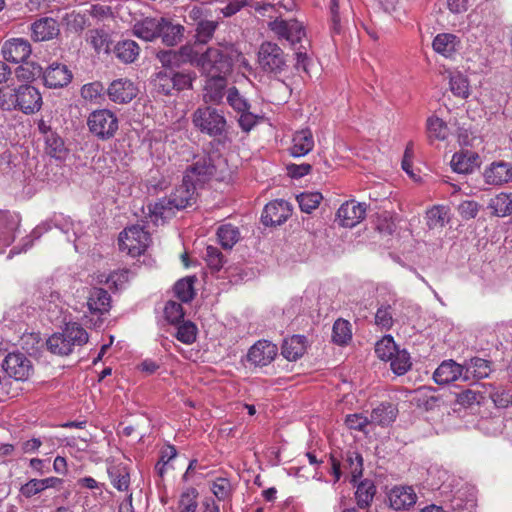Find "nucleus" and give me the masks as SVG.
Returning a JSON list of instances; mask_svg holds the SVG:
<instances>
[{
  "label": "nucleus",
  "mask_w": 512,
  "mask_h": 512,
  "mask_svg": "<svg viewBox=\"0 0 512 512\" xmlns=\"http://www.w3.org/2000/svg\"><path fill=\"white\" fill-rule=\"evenodd\" d=\"M199 65L207 75L204 88V99L206 103L219 104L224 96V54L221 44L217 47H210L199 59Z\"/></svg>",
  "instance_id": "nucleus-1"
},
{
  "label": "nucleus",
  "mask_w": 512,
  "mask_h": 512,
  "mask_svg": "<svg viewBox=\"0 0 512 512\" xmlns=\"http://www.w3.org/2000/svg\"><path fill=\"white\" fill-rule=\"evenodd\" d=\"M88 341V333L77 323H68L61 332L54 333L47 341V349L59 356H67L75 347H81Z\"/></svg>",
  "instance_id": "nucleus-2"
},
{
  "label": "nucleus",
  "mask_w": 512,
  "mask_h": 512,
  "mask_svg": "<svg viewBox=\"0 0 512 512\" xmlns=\"http://www.w3.org/2000/svg\"><path fill=\"white\" fill-rule=\"evenodd\" d=\"M42 106V96L40 92L31 85H21L10 93L9 96L3 94L0 97V107L3 110L18 109L25 114H32L40 110Z\"/></svg>",
  "instance_id": "nucleus-3"
},
{
  "label": "nucleus",
  "mask_w": 512,
  "mask_h": 512,
  "mask_svg": "<svg viewBox=\"0 0 512 512\" xmlns=\"http://www.w3.org/2000/svg\"><path fill=\"white\" fill-rule=\"evenodd\" d=\"M87 127L98 140L107 141L115 136L119 128V121L111 110L97 109L89 114Z\"/></svg>",
  "instance_id": "nucleus-4"
},
{
  "label": "nucleus",
  "mask_w": 512,
  "mask_h": 512,
  "mask_svg": "<svg viewBox=\"0 0 512 512\" xmlns=\"http://www.w3.org/2000/svg\"><path fill=\"white\" fill-rule=\"evenodd\" d=\"M150 242V234L140 225L127 227L118 238L119 249L132 257L143 254Z\"/></svg>",
  "instance_id": "nucleus-5"
},
{
  "label": "nucleus",
  "mask_w": 512,
  "mask_h": 512,
  "mask_svg": "<svg viewBox=\"0 0 512 512\" xmlns=\"http://www.w3.org/2000/svg\"><path fill=\"white\" fill-rule=\"evenodd\" d=\"M331 473L335 478V482L339 481L344 473L351 475V482L356 483L363 474V457L354 450H347L342 456V462L339 461L334 455H331Z\"/></svg>",
  "instance_id": "nucleus-6"
},
{
  "label": "nucleus",
  "mask_w": 512,
  "mask_h": 512,
  "mask_svg": "<svg viewBox=\"0 0 512 512\" xmlns=\"http://www.w3.org/2000/svg\"><path fill=\"white\" fill-rule=\"evenodd\" d=\"M226 102L235 112V118L243 131L248 132L256 125L257 116L250 112L249 101L236 87H231L226 91Z\"/></svg>",
  "instance_id": "nucleus-7"
},
{
  "label": "nucleus",
  "mask_w": 512,
  "mask_h": 512,
  "mask_svg": "<svg viewBox=\"0 0 512 512\" xmlns=\"http://www.w3.org/2000/svg\"><path fill=\"white\" fill-rule=\"evenodd\" d=\"M286 55L283 50L272 42H264L258 51V64L267 73L280 74L287 67Z\"/></svg>",
  "instance_id": "nucleus-8"
},
{
  "label": "nucleus",
  "mask_w": 512,
  "mask_h": 512,
  "mask_svg": "<svg viewBox=\"0 0 512 512\" xmlns=\"http://www.w3.org/2000/svg\"><path fill=\"white\" fill-rule=\"evenodd\" d=\"M193 122L202 132L212 137L221 136L224 131L222 110L218 111L211 107L199 108L193 115Z\"/></svg>",
  "instance_id": "nucleus-9"
},
{
  "label": "nucleus",
  "mask_w": 512,
  "mask_h": 512,
  "mask_svg": "<svg viewBox=\"0 0 512 512\" xmlns=\"http://www.w3.org/2000/svg\"><path fill=\"white\" fill-rule=\"evenodd\" d=\"M3 370L17 381H26L33 373L31 360L21 352L9 353L3 360Z\"/></svg>",
  "instance_id": "nucleus-10"
},
{
  "label": "nucleus",
  "mask_w": 512,
  "mask_h": 512,
  "mask_svg": "<svg viewBox=\"0 0 512 512\" xmlns=\"http://www.w3.org/2000/svg\"><path fill=\"white\" fill-rule=\"evenodd\" d=\"M269 28L278 39H285L292 46L300 43L306 35L303 24L297 19L284 20L277 18L269 23Z\"/></svg>",
  "instance_id": "nucleus-11"
},
{
  "label": "nucleus",
  "mask_w": 512,
  "mask_h": 512,
  "mask_svg": "<svg viewBox=\"0 0 512 512\" xmlns=\"http://www.w3.org/2000/svg\"><path fill=\"white\" fill-rule=\"evenodd\" d=\"M389 506L395 511L409 510L417 502V494L412 486L396 485L387 493Z\"/></svg>",
  "instance_id": "nucleus-12"
},
{
  "label": "nucleus",
  "mask_w": 512,
  "mask_h": 512,
  "mask_svg": "<svg viewBox=\"0 0 512 512\" xmlns=\"http://www.w3.org/2000/svg\"><path fill=\"white\" fill-rule=\"evenodd\" d=\"M291 215L289 202L277 199L265 205L261 221L265 226H277L283 224Z\"/></svg>",
  "instance_id": "nucleus-13"
},
{
  "label": "nucleus",
  "mask_w": 512,
  "mask_h": 512,
  "mask_svg": "<svg viewBox=\"0 0 512 512\" xmlns=\"http://www.w3.org/2000/svg\"><path fill=\"white\" fill-rule=\"evenodd\" d=\"M366 216V204L356 201L343 203L337 211V220L343 227L352 228L361 222Z\"/></svg>",
  "instance_id": "nucleus-14"
},
{
  "label": "nucleus",
  "mask_w": 512,
  "mask_h": 512,
  "mask_svg": "<svg viewBox=\"0 0 512 512\" xmlns=\"http://www.w3.org/2000/svg\"><path fill=\"white\" fill-rule=\"evenodd\" d=\"M42 78L45 86L56 89L67 86L73 74L65 64L53 62L43 70Z\"/></svg>",
  "instance_id": "nucleus-15"
},
{
  "label": "nucleus",
  "mask_w": 512,
  "mask_h": 512,
  "mask_svg": "<svg viewBox=\"0 0 512 512\" xmlns=\"http://www.w3.org/2000/svg\"><path fill=\"white\" fill-rule=\"evenodd\" d=\"M489 185L500 186L512 181V163L505 161L492 162L483 173Z\"/></svg>",
  "instance_id": "nucleus-16"
},
{
  "label": "nucleus",
  "mask_w": 512,
  "mask_h": 512,
  "mask_svg": "<svg viewBox=\"0 0 512 512\" xmlns=\"http://www.w3.org/2000/svg\"><path fill=\"white\" fill-rule=\"evenodd\" d=\"M278 348L267 340H259L248 351V361L257 366H266L271 363L277 355Z\"/></svg>",
  "instance_id": "nucleus-17"
},
{
  "label": "nucleus",
  "mask_w": 512,
  "mask_h": 512,
  "mask_svg": "<svg viewBox=\"0 0 512 512\" xmlns=\"http://www.w3.org/2000/svg\"><path fill=\"white\" fill-rule=\"evenodd\" d=\"M107 95L111 101L123 104L136 97L137 89L132 81L121 78L110 83L107 88Z\"/></svg>",
  "instance_id": "nucleus-18"
},
{
  "label": "nucleus",
  "mask_w": 512,
  "mask_h": 512,
  "mask_svg": "<svg viewBox=\"0 0 512 512\" xmlns=\"http://www.w3.org/2000/svg\"><path fill=\"white\" fill-rule=\"evenodd\" d=\"M2 54L6 61L12 63L25 62L31 54V46L25 39H11L4 43Z\"/></svg>",
  "instance_id": "nucleus-19"
},
{
  "label": "nucleus",
  "mask_w": 512,
  "mask_h": 512,
  "mask_svg": "<svg viewBox=\"0 0 512 512\" xmlns=\"http://www.w3.org/2000/svg\"><path fill=\"white\" fill-rule=\"evenodd\" d=\"M191 51V48L187 46H183L179 50H159L156 58L163 68L172 72L190 60Z\"/></svg>",
  "instance_id": "nucleus-20"
},
{
  "label": "nucleus",
  "mask_w": 512,
  "mask_h": 512,
  "mask_svg": "<svg viewBox=\"0 0 512 512\" xmlns=\"http://www.w3.org/2000/svg\"><path fill=\"white\" fill-rule=\"evenodd\" d=\"M216 171L215 165L212 163V158H203L196 161L191 165L184 175L185 181L197 184L204 183Z\"/></svg>",
  "instance_id": "nucleus-21"
},
{
  "label": "nucleus",
  "mask_w": 512,
  "mask_h": 512,
  "mask_svg": "<svg viewBox=\"0 0 512 512\" xmlns=\"http://www.w3.org/2000/svg\"><path fill=\"white\" fill-rule=\"evenodd\" d=\"M433 378L439 385L448 384L460 378L464 380L463 365L454 360H445L434 371Z\"/></svg>",
  "instance_id": "nucleus-22"
},
{
  "label": "nucleus",
  "mask_w": 512,
  "mask_h": 512,
  "mask_svg": "<svg viewBox=\"0 0 512 512\" xmlns=\"http://www.w3.org/2000/svg\"><path fill=\"white\" fill-rule=\"evenodd\" d=\"M163 23V17L153 18L146 17L140 21H137L133 25V34L145 41H153L156 38H159V33H161V25Z\"/></svg>",
  "instance_id": "nucleus-23"
},
{
  "label": "nucleus",
  "mask_w": 512,
  "mask_h": 512,
  "mask_svg": "<svg viewBox=\"0 0 512 512\" xmlns=\"http://www.w3.org/2000/svg\"><path fill=\"white\" fill-rule=\"evenodd\" d=\"M195 190V183L185 181L183 177L182 184L170 195L174 207L179 210L191 206L195 202Z\"/></svg>",
  "instance_id": "nucleus-24"
},
{
  "label": "nucleus",
  "mask_w": 512,
  "mask_h": 512,
  "mask_svg": "<svg viewBox=\"0 0 512 512\" xmlns=\"http://www.w3.org/2000/svg\"><path fill=\"white\" fill-rule=\"evenodd\" d=\"M464 381L471 379H483L491 373V363L488 360L474 357L465 362L463 365Z\"/></svg>",
  "instance_id": "nucleus-25"
},
{
  "label": "nucleus",
  "mask_w": 512,
  "mask_h": 512,
  "mask_svg": "<svg viewBox=\"0 0 512 512\" xmlns=\"http://www.w3.org/2000/svg\"><path fill=\"white\" fill-rule=\"evenodd\" d=\"M398 415V409L392 403L384 402L374 408L370 414L371 425L387 427L392 424Z\"/></svg>",
  "instance_id": "nucleus-26"
},
{
  "label": "nucleus",
  "mask_w": 512,
  "mask_h": 512,
  "mask_svg": "<svg viewBox=\"0 0 512 512\" xmlns=\"http://www.w3.org/2000/svg\"><path fill=\"white\" fill-rule=\"evenodd\" d=\"M110 294L103 288H93L90 291L87 306L94 315H103L110 310Z\"/></svg>",
  "instance_id": "nucleus-27"
},
{
  "label": "nucleus",
  "mask_w": 512,
  "mask_h": 512,
  "mask_svg": "<svg viewBox=\"0 0 512 512\" xmlns=\"http://www.w3.org/2000/svg\"><path fill=\"white\" fill-rule=\"evenodd\" d=\"M306 337L293 335L283 341L281 354L289 361H296L306 352Z\"/></svg>",
  "instance_id": "nucleus-28"
},
{
  "label": "nucleus",
  "mask_w": 512,
  "mask_h": 512,
  "mask_svg": "<svg viewBox=\"0 0 512 512\" xmlns=\"http://www.w3.org/2000/svg\"><path fill=\"white\" fill-rule=\"evenodd\" d=\"M290 153L294 157L308 154L314 147V138L310 129H302L295 132L292 138Z\"/></svg>",
  "instance_id": "nucleus-29"
},
{
  "label": "nucleus",
  "mask_w": 512,
  "mask_h": 512,
  "mask_svg": "<svg viewBox=\"0 0 512 512\" xmlns=\"http://www.w3.org/2000/svg\"><path fill=\"white\" fill-rule=\"evenodd\" d=\"M478 160L479 156L475 152H458L452 157L451 167L457 173H472L479 166Z\"/></svg>",
  "instance_id": "nucleus-30"
},
{
  "label": "nucleus",
  "mask_w": 512,
  "mask_h": 512,
  "mask_svg": "<svg viewBox=\"0 0 512 512\" xmlns=\"http://www.w3.org/2000/svg\"><path fill=\"white\" fill-rule=\"evenodd\" d=\"M31 29L35 41L50 40L59 33L58 23L52 18H42L34 22Z\"/></svg>",
  "instance_id": "nucleus-31"
},
{
  "label": "nucleus",
  "mask_w": 512,
  "mask_h": 512,
  "mask_svg": "<svg viewBox=\"0 0 512 512\" xmlns=\"http://www.w3.org/2000/svg\"><path fill=\"white\" fill-rule=\"evenodd\" d=\"M63 483V480L57 477H48L45 479H31L24 484L20 491L22 495L30 498L47 488H57Z\"/></svg>",
  "instance_id": "nucleus-32"
},
{
  "label": "nucleus",
  "mask_w": 512,
  "mask_h": 512,
  "mask_svg": "<svg viewBox=\"0 0 512 512\" xmlns=\"http://www.w3.org/2000/svg\"><path fill=\"white\" fill-rule=\"evenodd\" d=\"M459 45L458 38L450 33L438 34L432 43L433 49L444 57H451Z\"/></svg>",
  "instance_id": "nucleus-33"
},
{
  "label": "nucleus",
  "mask_w": 512,
  "mask_h": 512,
  "mask_svg": "<svg viewBox=\"0 0 512 512\" xmlns=\"http://www.w3.org/2000/svg\"><path fill=\"white\" fill-rule=\"evenodd\" d=\"M184 34V27L180 24H174L171 21L163 18L161 25V33L159 37L162 42L167 46H175L181 42Z\"/></svg>",
  "instance_id": "nucleus-34"
},
{
  "label": "nucleus",
  "mask_w": 512,
  "mask_h": 512,
  "mask_svg": "<svg viewBox=\"0 0 512 512\" xmlns=\"http://www.w3.org/2000/svg\"><path fill=\"white\" fill-rule=\"evenodd\" d=\"M114 53L123 63H133L139 56L140 47L133 40H123L115 45Z\"/></svg>",
  "instance_id": "nucleus-35"
},
{
  "label": "nucleus",
  "mask_w": 512,
  "mask_h": 512,
  "mask_svg": "<svg viewBox=\"0 0 512 512\" xmlns=\"http://www.w3.org/2000/svg\"><path fill=\"white\" fill-rule=\"evenodd\" d=\"M44 142L45 152L50 157L62 160L67 156L68 149L66 148L65 142L56 131L44 138Z\"/></svg>",
  "instance_id": "nucleus-36"
},
{
  "label": "nucleus",
  "mask_w": 512,
  "mask_h": 512,
  "mask_svg": "<svg viewBox=\"0 0 512 512\" xmlns=\"http://www.w3.org/2000/svg\"><path fill=\"white\" fill-rule=\"evenodd\" d=\"M376 493V487L371 480L365 479L357 485L355 498L359 508L364 509L368 507Z\"/></svg>",
  "instance_id": "nucleus-37"
},
{
  "label": "nucleus",
  "mask_w": 512,
  "mask_h": 512,
  "mask_svg": "<svg viewBox=\"0 0 512 512\" xmlns=\"http://www.w3.org/2000/svg\"><path fill=\"white\" fill-rule=\"evenodd\" d=\"M204 260L206 262L208 272L212 276L216 275L217 278H220L218 274L223 267V255L221 250L218 247L208 245L204 254Z\"/></svg>",
  "instance_id": "nucleus-38"
},
{
  "label": "nucleus",
  "mask_w": 512,
  "mask_h": 512,
  "mask_svg": "<svg viewBox=\"0 0 512 512\" xmlns=\"http://www.w3.org/2000/svg\"><path fill=\"white\" fill-rule=\"evenodd\" d=\"M427 134L430 140H445L449 135L447 124L437 116H430L426 122Z\"/></svg>",
  "instance_id": "nucleus-39"
},
{
  "label": "nucleus",
  "mask_w": 512,
  "mask_h": 512,
  "mask_svg": "<svg viewBox=\"0 0 512 512\" xmlns=\"http://www.w3.org/2000/svg\"><path fill=\"white\" fill-rule=\"evenodd\" d=\"M451 92L460 98H467L470 94L468 79L460 72L448 71Z\"/></svg>",
  "instance_id": "nucleus-40"
},
{
  "label": "nucleus",
  "mask_w": 512,
  "mask_h": 512,
  "mask_svg": "<svg viewBox=\"0 0 512 512\" xmlns=\"http://www.w3.org/2000/svg\"><path fill=\"white\" fill-rule=\"evenodd\" d=\"M197 278L195 276H188L180 279L174 285L175 295L182 302H190L195 296L194 284Z\"/></svg>",
  "instance_id": "nucleus-41"
},
{
  "label": "nucleus",
  "mask_w": 512,
  "mask_h": 512,
  "mask_svg": "<svg viewBox=\"0 0 512 512\" xmlns=\"http://www.w3.org/2000/svg\"><path fill=\"white\" fill-rule=\"evenodd\" d=\"M112 485L119 491H127L130 484V475L124 466H113L108 469Z\"/></svg>",
  "instance_id": "nucleus-42"
},
{
  "label": "nucleus",
  "mask_w": 512,
  "mask_h": 512,
  "mask_svg": "<svg viewBox=\"0 0 512 512\" xmlns=\"http://www.w3.org/2000/svg\"><path fill=\"white\" fill-rule=\"evenodd\" d=\"M323 196L319 192H303L297 196V202L302 212L310 214L321 203Z\"/></svg>",
  "instance_id": "nucleus-43"
},
{
  "label": "nucleus",
  "mask_w": 512,
  "mask_h": 512,
  "mask_svg": "<svg viewBox=\"0 0 512 512\" xmlns=\"http://www.w3.org/2000/svg\"><path fill=\"white\" fill-rule=\"evenodd\" d=\"M397 346L391 335H385L375 345V353L381 360H389L397 352Z\"/></svg>",
  "instance_id": "nucleus-44"
},
{
  "label": "nucleus",
  "mask_w": 512,
  "mask_h": 512,
  "mask_svg": "<svg viewBox=\"0 0 512 512\" xmlns=\"http://www.w3.org/2000/svg\"><path fill=\"white\" fill-rule=\"evenodd\" d=\"M394 309L388 303L381 304L375 314V324L384 330H389L394 324Z\"/></svg>",
  "instance_id": "nucleus-45"
},
{
  "label": "nucleus",
  "mask_w": 512,
  "mask_h": 512,
  "mask_svg": "<svg viewBox=\"0 0 512 512\" xmlns=\"http://www.w3.org/2000/svg\"><path fill=\"white\" fill-rule=\"evenodd\" d=\"M426 218L430 229L442 228L448 221L447 208L444 206H434L427 211Z\"/></svg>",
  "instance_id": "nucleus-46"
},
{
  "label": "nucleus",
  "mask_w": 512,
  "mask_h": 512,
  "mask_svg": "<svg viewBox=\"0 0 512 512\" xmlns=\"http://www.w3.org/2000/svg\"><path fill=\"white\" fill-rule=\"evenodd\" d=\"M350 323L343 319L335 321L332 329V340L334 343L343 345L351 339Z\"/></svg>",
  "instance_id": "nucleus-47"
},
{
  "label": "nucleus",
  "mask_w": 512,
  "mask_h": 512,
  "mask_svg": "<svg viewBox=\"0 0 512 512\" xmlns=\"http://www.w3.org/2000/svg\"><path fill=\"white\" fill-rule=\"evenodd\" d=\"M153 85L158 93L163 95H171L174 91L172 72L159 71L155 74Z\"/></svg>",
  "instance_id": "nucleus-48"
},
{
  "label": "nucleus",
  "mask_w": 512,
  "mask_h": 512,
  "mask_svg": "<svg viewBox=\"0 0 512 512\" xmlns=\"http://www.w3.org/2000/svg\"><path fill=\"white\" fill-rule=\"evenodd\" d=\"M491 208L497 216L504 217L512 213V198L510 194L500 193L491 200Z\"/></svg>",
  "instance_id": "nucleus-49"
},
{
  "label": "nucleus",
  "mask_w": 512,
  "mask_h": 512,
  "mask_svg": "<svg viewBox=\"0 0 512 512\" xmlns=\"http://www.w3.org/2000/svg\"><path fill=\"white\" fill-rule=\"evenodd\" d=\"M391 361L390 366L392 371L396 375H404L410 368H411V361L409 354L403 350L399 351L392 356V358L389 359Z\"/></svg>",
  "instance_id": "nucleus-50"
},
{
  "label": "nucleus",
  "mask_w": 512,
  "mask_h": 512,
  "mask_svg": "<svg viewBox=\"0 0 512 512\" xmlns=\"http://www.w3.org/2000/svg\"><path fill=\"white\" fill-rule=\"evenodd\" d=\"M197 327L191 321L178 324L175 337L184 344H192L196 340Z\"/></svg>",
  "instance_id": "nucleus-51"
},
{
  "label": "nucleus",
  "mask_w": 512,
  "mask_h": 512,
  "mask_svg": "<svg viewBox=\"0 0 512 512\" xmlns=\"http://www.w3.org/2000/svg\"><path fill=\"white\" fill-rule=\"evenodd\" d=\"M81 96L86 101L99 103L104 96V86L99 81L85 84L81 88Z\"/></svg>",
  "instance_id": "nucleus-52"
},
{
  "label": "nucleus",
  "mask_w": 512,
  "mask_h": 512,
  "mask_svg": "<svg viewBox=\"0 0 512 512\" xmlns=\"http://www.w3.org/2000/svg\"><path fill=\"white\" fill-rule=\"evenodd\" d=\"M346 426L351 430H356L368 434L367 427L371 425L370 418L362 413L348 414L345 418Z\"/></svg>",
  "instance_id": "nucleus-53"
},
{
  "label": "nucleus",
  "mask_w": 512,
  "mask_h": 512,
  "mask_svg": "<svg viewBox=\"0 0 512 512\" xmlns=\"http://www.w3.org/2000/svg\"><path fill=\"white\" fill-rule=\"evenodd\" d=\"M164 315L169 323L178 325L184 318L183 307L178 302L168 301L164 307Z\"/></svg>",
  "instance_id": "nucleus-54"
},
{
  "label": "nucleus",
  "mask_w": 512,
  "mask_h": 512,
  "mask_svg": "<svg viewBox=\"0 0 512 512\" xmlns=\"http://www.w3.org/2000/svg\"><path fill=\"white\" fill-rule=\"evenodd\" d=\"M43 75V68L37 63H26L16 69V76L20 80L30 81Z\"/></svg>",
  "instance_id": "nucleus-55"
},
{
  "label": "nucleus",
  "mask_w": 512,
  "mask_h": 512,
  "mask_svg": "<svg viewBox=\"0 0 512 512\" xmlns=\"http://www.w3.org/2000/svg\"><path fill=\"white\" fill-rule=\"evenodd\" d=\"M176 209L172 204L171 198H162L153 205H149V211L155 217L166 218L170 216L173 210Z\"/></svg>",
  "instance_id": "nucleus-56"
},
{
  "label": "nucleus",
  "mask_w": 512,
  "mask_h": 512,
  "mask_svg": "<svg viewBox=\"0 0 512 512\" xmlns=\"http://www.w3.org/2000/svg\"><path fill=\"white\" fill-rule=\"evenodd\" d=\"M217 22L214 21H200L196 29V38L200 43H207L217 28Z\"/></svg>",
  "instance_id": "nucleus-57"
},
{
  "label": "nucleus",
  "mask_w": 512,
  "mask_h": 512,
  "mask_svg": "<svg viewBox=\"0 0 512 512\" xmlns=\"http://www.w3.org/2000/svg\"><path fill=\"white\" fill-rule=\"evenodd\" d=\"M196 497L197 492L193 488L184 492L179 501L180 512H194L197 507Z\"/></svg>",
  "instance_id": "nucleus-58"
},
{
  "label": "nucleus",
  "mask_w": 512,
  "mask_h": 512,
  "mask_svg": "<svg viewBox=\"0 0 512 512\" xmlns=\"http://www.w3.org/2000/svg\"><path fill=\"white\" fill-rule=\"evenodd\" d=\"M193 79L192 73L172 72L174 90L181 91L191 88Z\"/></svg>",
  "instance_id": "nucleus-59"
},
{
  "label": "nucleus",
  "mask_w": 512,
  "mask_h": 512,
  "mask_svg": "<svg viewBox=\"0 0 512 512\" xmlns=\"http://www.w3.org/2000/svg\"><path fill=\"white\" fill-rule=\"evenodd\" d=\"M64 20L68 28L75 32L82 31L86 26L85 16L75 11L67 13L64 17Z\"/></svg>",
  "instance_id": "nucleus-60"
},
{
  "label": "nucleus",
  "mask_w": 512,
  "mask_h": 512,
  "mask_svg": "<svg viewBox=\"0 0 512 512\" xmlns=\"http://www.w3.org/2000/svg\"><path fill=\"white\" fill-rule=\"evenodd\" d=\"M458 211L463 219L469 220L476 217L479 211V205L475 201H463L459 205Z\"/></svg>",
  "instance_id": "nucleus-61"
},
{
  "label": "nucleus",
  "mask_w": 512,
  "mask_h": 512,
  "mask_svg": "<svg viewBox=\"0 0 512 512\" xmlns=\"http://www.w3.org/2000/svg\"><path fill=\"white\" fill-rule=\"evenodd\" d=\"M42 232H43L42 227H40V226L36 227L32 231L31 235L24 239L22 248L18 249V247L15 246L10 250V254H19L21 252H26L30 247H32L34 240L41 237Z\"/></svg>",
  "instance_id": "nucleus-62"
},
{
  "label": "nucleus",
  "mask_w": 512,
  "mask_h": 512,
  "mask_svg": "<svg viewBox=\"0 0 512 512\" xmlns=\"http://www.w3.org/2000/svg\"><path fill=\"white\" fill-rule=\"evenodd\" d=\"M48 440V438L44 437L43 440L41 438H31L21 442V451L24 454L35 453L42 446L43 442Z\"/></svg>",
  "instance_id": "nucleus-63"
},
{
  "label": "nucleus",
  "mask_w": 512,
  "mask_h": 512,
  "mask_svg": "<svg viewBox=\"0 0 512 512\" xmlns=\"http://www.w3.org/2000/svg\"><path fill=\"white\" fill-rule=\"evenodd\" d=\"M241 238L238 227L226 224V249H231Z\"/></svg>",
  "instance_id": "nucleus-64"
}]
</instances>
